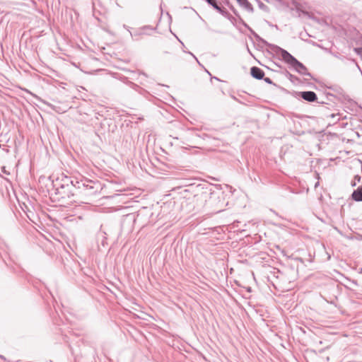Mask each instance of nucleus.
Wrapping results in <instances>:
<instances>
[{
	"label": "nucleus",
	"instance_id": "obj_8",
	"mask_svg": "<svg viewBox=\"0 0 362 362\" xmlns=\"http://www.w3.org/2000/svg\"><path fill=\"white\" fill-rule=\"evenodd\" d=\"M107 233L105 231L100 230L97 234V241L98 244H100L103 247H105L107 245Z\"/></svg>",
	"mask_w": 362,
	"mask_h": 362
},
{
	"label": "nucleus",
	"instance_id": "obj_7",
	"mask_svg": "<svg viewBox=\"0 0 362 362\" xmlns=\"http://www.w3.org/2000/svg\"><path fill=\"white\" fill-rule=\"evenodd\" d=\"M250 74L251 76L258 80H261L264 78V72L262 69L257 66H252L250 69Z\"/></svg>",
	"mask_w": 362,
	"mask_h": 362
},
{
	"label": "nucleus",
	"instance_id": "obj_6",
	"mask_svg": "<svg viewBox=\"0 0 362 362\" xmlns=\"http://www.w3.org/2000/svg\"><path fill=\"white\" fill-rule=\"evenodd\" d=\"M298 95L303 100L310 103L317 100V94L311 90L300 91L298 93Z\"/></svg>",
	"mask_w": 362,
	"mask_h": 362
},
{
	"label": "nucleus",
	"instance_id": "obj_22",
	"mask_svg": "<svg viewBox=\"0 0 362 362\" xmlns=\"http://www.w3.org/2000/svg\"><path fill=\"white\" fill-rule=\"evenodd\" d=\"M317 185H318V182H317V183L315 184V187H316Z\"/></svg>",
	"mask_w": 362,
	"mask_h": 362
},
{
	"label": "nucleus",
	"instance_id": "obj_9",
	"mask_svg": "<svg viewBox=\"0 0 362 362\" xmlns=\"http://www.w3.org/2000/svg\"><path fill=\"white\" fill-rule=\"evenodd\" d=\"M351 198L356 202H362V185L353 192Z\"/></svg>",
	"mask_w": 362,
	"mask_h": 362
},
{
	"label": "nucleus",
	"instance_id": "obj_3",
	"mask_svg": "<svg viewBox=\"0 0 362 362\" xmlns=\"http://www.w3.org/2000/svg\"><path fill=\"white\" fill-rule=\"evenodd\" d=\"M55 190V194L59 196V199H69L70 202H76L74 199L75 192L74 191L76 189L75 186H69L67 188H60L56 187L54 188Z\"/></svg>",
	"mask_w": 362,
	"mask_h": 362
},
{
	"label": "nucleus",
	"instance_id": "obj_17",
	"mask_svg": "<svg viewBox=\"0 0 362 362\" xmlns=\"http://www.w3.org/2000/svg\"><path fill=\"white\" fill-rule=\"evenodd\" d=\"M259 8H266V7H267V6H266L265 4H264L263 3H262V2H260V3L259 4Z\"/></svg>",
	"mask_w": 362,
	"mask_h": 362
},
{
	"label": "nucleus",
	"instance_id": "obj_18",
	"mask_svg": "<svg viewBox=\"0 0 362 362\" xmlns=\"http://www.w3.org/2000/svg\"><path fill=\"white\" fill-rule=\"evenodd\" d=\"M127 218H131V219H134V215H132V214H128V215L127 216Z\"/></svg>",
	"mask_w": 362,
	"mask_h": 362
},
{
	"label": "nucleus",
	"instance_id": "obj_19",
	"mask_svg": "<svg viewBox=\"0 0 362 362\" xmlns=\"http://www.w3.org/2000/svg\"><path fill=\"white\" fill-rule=\"evenodd\" d=\"M190 54H192L193 56V57L197 61V62L199 63V65H201V64L199 62V61L197 60V57H195V55H194L192 53L189 52Z\"/></svg>",
	"mask_w": 362,
	"mask_h": 362
},
{
	"label": "nucleus",
	"instance_id": "obj_12",
	"mask_svg": "<svg viewBox=\"0 0 362 362\" xmlns=\"http://www.w3.org/2000/svg\"><path fill=\"white\" fill-rule=\"evenodd\" d=\"M361 180V177L360 175H356L354 177V180L351 182V187H355L358 182H360Z\"/></svg>",
	"mask_w": 362,
	"mask_h": 362
},
{
	"label": "nucleus",
	"instance_id": "obj_2",
	"mask_svg": "<svg viewBox=\"0 0 362 362\" xmlns=\"http://www.w3.org/2000/svg\"><path fill=\"white\" fill-rule=\"evenodd\" d=\"M76 189L81 190L86 195L91 196L98 192L101 187L98 181H93L86 177L81 180L75 179Z\"/></svg>",
	"mask_w": 362,
	"mask_h": 362
},
{
	"label": "nucleus",
	"instance_id": "obj_13",
	"mask_svg": "<svg viewBox=\"0 0 362 362\" xmlns=\"http://www.w3.org/2000/svg\"><path fill=\"white\" fill-rule=\"evenodd\" d=\"M250 32L251 34L259 41H262L263 42H266L264 40H262L252 28H250Z\"/></svg>",
	"mask_w": 362,
	"mask_h": 362
},
{
	"label": "nucleus",
	"instance_id": "obj_10",
	"mask_svg": "<svg viewBox=\"0 0 362 362\" xmlns=\"http://www.w3.org/2000/svg\"><path fill=\"white\" fill-rule=\"evenodd\" d=\"M237 1L240 6H243L247 11L253 12V7L248 0H237Z\"/></svg>",
	"mask_w": 362,
	"mask_h": 362
},
{
	"label": "nucleus",
	"instance_id": "obj_11",
	"mask_svg": "<svg viewBox=\"0 0 362 362\" xmlns=\"http://www.w3.org/2000/svg\"><path fill=\"white\" fill-rule=\"evenodd\" d=\"M286 76L293 83H296V82H299L300 81V78L298 77H297L296 76H294L293 74H291L290 72H288V71H286Z\"/></svg>",
	"mask_w": 362,
	"mask_h": 362
},
{
	"label": "nucleus",
	"instance_id": "obj_15",
	"mask_svg": "<svg viewBox=\"0 0 362 362\" xmlns=\"http://www.w3.org/2000/svg\"><path fill=\"white\" fill-rule=\"evenodd\" d=\"M262 79H263V80H264L267 83H268V84H273V82H272V79H271V78H268V77H266V78H264H264H262Z\"/></svg>",
	"mask_w": 362,
	"mask_h": 362
},
{
	"label": "nucleus",
	"instance_id": "obj_4",
	"mask_svg": "<svg viewBox=\"0 0 362 362\" xmlns=\"http://www.w3.org/2000/svg\"><path fill=\"white\" fill-rule=\"evenodd\" d=\"M75 179L73 180L71 177L61 175L60 177H58L55 180L52 182L53 187H60V188H67L69 186H75Z\"/></svg>",
	"mask_w": 362,
	"mask_h": 362
},
{
	"label": "nucleus",
	"instance_id": "obj_21",
	"mask_svg": "<svg viewBox=\"0 0 362 362\" xmlns=\"http://www.w3.org/2000/svg\"><path fill=\"white\" fill-rule=\"evenodd\" d=\"M214 78H215V80L219 81V79L217 77H214Z\"/></svg>",
	"mask_w": 362,
	"mask_h": 362
},
{
	"label": "nucleus",
	"instance_id": "obj_20",
	"mask_svg": "<svg viewBox=\"0 0 362 362\" xmlns=\"http://www.w3.org/2000/svg\"><path fill=\"white\" fill-rule=\"evenodd\" d=\"M356 66L361 71V69H360L359 66L357 64H356Z\"/></svg>",
	"mask_w": 362,
	"mask_h": 362
},
{
	"label": "nucleus",
	"instance_id": "obj_5",
	"mask_svg": "<svg viewBox=\"0 0 362 362\" xmlns=\"http://www.w3.org/2000/svg\"><path fill=\"white\" fill-rule=\"evenodd\" d=\"M210 6H211L215 10H216L219 13H221L223 16L227 18L228 19H230L233 18L231 14L223 6H221L220 4L218 3L217 0H205Z\"/></svg>",
	"mask_w": 362,
	"mask_h": 362
},
{
	"label": "nucleus",
	"instance_id": "obj_23",
	"mask_svg": "<svg viewBox=\"0 0 362 362\" xmlns=\"http://www.w3.org/2000/svg\"><path fill=\"white\" fill-rule=\"evenodd\" d=\"M0 358H3V356L1 355H0Z\"/></svg>",
	"mask_w": 362,
	"mask_h": 362
},
{
	"label": "nucleus",
	"instance_id": "obj_14",
	"mask_svg": "<svg viewBox=\"0 0 362 362\" xmlns=\"http://www.w3.org/2000/svg\"><path fill=\"white\" fill-rule=\"evenodd\" d=\"M355 52L362 58V47L354 48Z\"/></svg>",
	"mask_w": 362,
	"mask_h": 362
},
{
	"label": "nucleus",
	"instance_id": "obj_16",
	"mask_svg": "<svg viewBox=\"0 0 362 362\" xmlns=\"http://www.w3.org/2000/svg\"><path fill=\"white\" fill-rule=\"evenodd\" d=\"M241 22L243 23V25L246 28H247L248 30H250V28H251L245 22H244L242 19H241Z\"/></svg>",
	"mask_w": 362,
	"mask_h": 362
},
{
	"label": "nucleus",
	"instance_id": "obj_1",
	"mask_svg": "<svg viewBox=\"0 0 362 362\" xmlns=\"http://www.w3.org/2000/svg\"><path fill=\"white\" fill-rule=\"evenodd\" d=\"M272 49L273 51L277 54L279 55L281 59L286 64H288L290 66L293 68V69L301 75L308 76L312 77V75L310 72L308 71V69L306 66L299 62L296 57H294L292 54H291L286 49L277 46V45H272Z\"/></svg>",
	"mask_w": 362,
	"mask_h": 362
}]
</instances>
